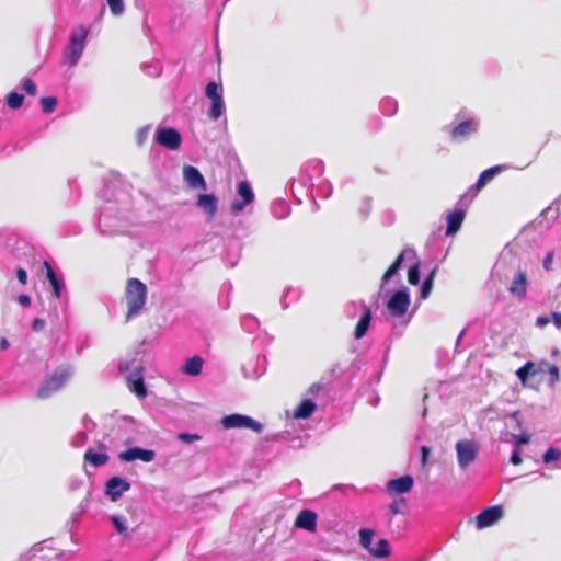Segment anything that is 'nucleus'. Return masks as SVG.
<instances>
[{"label":"nucleus","instance_id":"nucleus-42","mask_svg":"<svg viewBox=\"0 0 561 561\" xmlns=\"http://www.w3.org/2000/svg\"><path fill=\"white\" fill-rule=\"evenodd\" d=\"M178 438L183 443L190 444L199 440L201 436L198 434L180 433Z\"/></svg>","mask_w":561,"mask_h":561},{"label":"nucleus","instance_id":"nucleus-18","mask_svg":"<svg viewBox=\"0 0 561 561\" xmlns=\"http://www.w3.org/2000/svg\"><path fill=\"white\" fill-rule=\"evenodd\" d=\"M100 449L102 450L101 453H96L92 448H89L88 450H85V453L83 455L84 462H88L93 467H102V466L106 465L110 460V457L104 451L105 446L101 445Z\"/></svg>","mask_w":561,"mask_h":561},{"label":"nucleus","instance_id":"nucleus-1","mask_svg":"<svg viewBox=\"0 0 561 561\" xmlns=\"http://www.w3.org/2000/svg\"><path fill=\"white\" fill-rule=\"evenodd\" d=\"M125 298L127 304L126 319L138 316L145 307L147 286L138 278H129L126 283Z\"/></svg>","mask_w":561,"mask_h":561},{"label":"nucleus","instance_id":"nucleus-48","mask_svg":"<svg viewBox=\"0 0 561 561\" xmlns=\"http://www.w3.org/2000/svg\"><path fill=\"white\" fill-rule=\"evenodd\" d=\"M522 461H523V459H522L519 451L518 450L513 451V454L511 456V462L515 466H518L522 463Z\"/></svg>","mask_w":561,"mask_h":561},{"label":"nucleus","instance_id":"nucleus-44","mask_svg":"<svg viewBox=\"0 0 561 561\" xmlns=\"http://www.w3.org/2000/svg\"><path fill=\"white\" fill-rule=\"evenodd\" d=\"M553 262V252L547 253L546 257L543 259L542 265L543 268L549 271L551 268Z\"/></svg>","mask_w":561,"mask_h":561},{"label":"nucleus","instance_id":"nucleus-2","mask_svg":"<svg viewBox=\"0 0 561 561\" xmlns=\"http://www.w3.org/2000/svg\"><path fill=\"white\" fill-rule=\"evenodd\" d=\"M71 376L70 366H58L37 388L36 398L44 400L59 391Z\"/></svg>","mask_w":561,"mask_h":561},{"label":"nucleus","instance_id":"nucleus-29","mask_svg":"<svg viewBox=\"0 0 561 561\" xmlns=\"http://www.w3.org/2000/svg\"><path fill=\"white\" fill-rule=\"evenodd\" d=\"M538 373L533 362H527L525 365L519 367L516 371L518 379L525 383L529 376H534Z\"/></svg>","mask_w":561,"mask_h":561},{"label":"nucleus","instance_id":"nucleus-22","mask_svg":"<svg viewBox=\"0 0 561 561\" xmlns=\"http://www.w3.org/2000/svg\"><path fill=\"white\" fill-rule=\"evenodd\" d=\"M505 169L504 165H495L492 168H489L488 170H484L478 181L474 184V188L477 191L482 190L490 181H492L495 175H497L500 172H502Z\"/></svg>","mask_w":561,"mask_h":561},{"label":"nucleus","instance_id":"nucleus-21","mask_svg":"<svg viewBox=\"0 0 561 561\" xmlns=\"http://www.w3.org/2000/svg\"><path fill=\"white\" fill-rule=\"evenodd\" d=\"M463 219H465V211L461 209L455 210L451 214H449L447 216L446 234L450 236V234L456 233L460 229V227L463 222Z\"/></svg>","mask_w":561,"mask_h":561},{"label":"nucleus","instance_id":"nucleus-19","mask_svg":"<svg viewBox=\"0 0 561 561\" xmlns=\"http://www.w3.org/2000/svg\"><path fill=\"white\" fill-rule=\"evenodd\" d=\"M508 291L517 297H525L527 293V275L525 271L519 270L512 284L508 288Z\"/></svg>","mask_w":561,"mask_h":561},{"label":"nucleus","instance_id":"nucleus-55","mask_svg":"<svg viewBox=\"0 0 561 561\" xmlns=\"http://www.w3.org/2000/svg\"><path fill=\"white\" fill-rule=\"evenodd\" d=\"M79 437H81V438H83V439H87V434L82 432V433H80V434L78 435V437H77V438H79Z\"/></svg>","mask_w":561,"mask_h":561},{"label":"nucleus","instance_id":"nucleus-30","mask_svg":"<svg viewBox=\"0 0 561 561\" xmlns=\"http://www.w3.org/2000/svg\"><path fill=\"white\" fill-rule=\"evenodd\" d=\"M373 537H374V531L371 529L362 528L359 530V543L362 545L363 548L368 550L369 553H370V549L373 548V546H371Z\"/></svg>","mask_w":561,"mask_h":561},{"label":"nucleus","instance_id":"nucleus-40","mask_svg":"<svg viewBox=\"0 0 561 561\" xmlns=\"http://www.w3.org/2000/svg\"><path fill=\"white\" fill-rule=\"evenodd\" d=\"M540 366H546L551 376L550 383L553 385L559 380V368L556 365H550L547 362L540 363Z\"/></svg>","mask_w":561,"mask_h":561},{"label":"nucleus","instance_id":"nucleus-27","mask_svg":"<svg viewBox=\"0 0 561 561\" xmlns=\"http://www.w3.org/2000/svg\"><path fill=\"white\" fill-rule=\"evenodd\" d=\"M370 554L375 558H386L390 554L389 542L386 539H379L375 547L370 549Z\"/></svg>","mask_w":561,"mask_h":561},{"label":"nucleus","instance_id":"nucleus-36","mask_svg":"<svg viewBox=\"0 0 561 561\" xmlns=\"http://www.w3.org/2000/svg\"><path fill=\"white\" fill-rule=\"evenodd\" d=\"M408 282L411 285H417L420 282V264L415 263L409 267Z\"/></svg>","mask_w":561,"mask_h":561},{"label":"nucleus","instance_id":"nucleus-39","mask_svg":"<svg viewBox=\"0 0 561 561\" xmlns=\"http://www.w3.org/2000/svg\"><path fill=\"white\" fill-rule=\"evenodd\" d=\"M111 520H112L116 531L119 535L125 536V537L128 536L127 527L124 525V522L122 520V518L119 516H112Z\"/></svg>","mask_w":561,"mask_h":561},{"label":"nucleus","instance_id":"nucleus-52","mask_svg":"<svg viewBox=\"0 0 561 561\" xmlns=\"http://www.w3.org/2000/svg\"><path fill=\"white\" fill-rule=\"evenodd\" d=\"M8 347H9V342H8V340H7L5 337H2V339L0 340V348H1V350H7Z\"/></svg>","mask_w":561,"mask_h":561},{"label":"nucleus","instance_id":"nucleus-20","mask_svg":"<svg viewBox=\"0 0 561 561\" xmlns=\"http://www.w3.org/2000/svg\"><path fill=\"white\" fill-rule=\"evenodd\" d=\"M196 205L197 207L202 208L210 219L217 211V198L213 194L198 195Z\"/></svg>","mask_w":561,"mask_h":561},{"label":"nucleus","instance_id":"nucleus-35","mask_svg":"<svg viewBox=\"0 0 561 561\" xmlns=\"http://www.w3.org/2000/svg\"><path fill=\"white\" fill-rule=\"evenodd\" d=\"M205 95L211 101L221 99L222 94L218 91V84L216 82H209L205 88Z\"/></svg>","mask_w":561,"mask_h":561},{"label":"nucleus","instance_id":"nucleus-24","mask_svg":"<svg viewBox=\"0 0 561 561\" xmlns=\"http://www.w3.org/2000/svg\"><path fill=\"white\" fill-rule=\"evenodd\" d=\"M316 403L310 399L302 400L294 411L295 419H307L316 411Z\"/></svg>","mask_w":561,"mask_h":561},{"label":"nucleus","instance_id":"nucleus-4","mask_svg":"<svg viewBox=\"0 0 561 561\" xmlns=\"http://www.w3.org/2000/svg\"><path fill=\"white\" fill-rule=\"evenodd\" d=\"M455 449L459 467L466 469L476 460L479 445L472 439H462L456 443Z\"/></svg>","mask_w":561,"mask_h":561},{"label":"nucleus","instance_id":"nucleus-14","mask_svg":"<svg viewBox=\"0 0 561 561\" xmlns=\"http://www.w3.org/2000/svg\"><path fill=\"white\" fill-rule=\"evenodd\" d=\"M127 386L128 389L134 392L139 398H145L147 396V389L144 382L142 369L136 368L131 374L127 377Z\"/></svg>","mask_w":561,"mask_h":561},{"label":"nucleus","instance_id":"nucleus-16","mask_svg":"<svg viewBox=\"0 0 561 561\" xmlns=\"http://www.w3.org/2000/svg\"><path fill=\"white\" fill-rule=\"evenodd\" d=\"M238 194L242 197V202H234L231 205V209L234 213H240L245 205L250 204L254 199V194L250 184L247 181H241L238 184Z\"/></svg>","mask_w":561,"mask_h":561},{"label":"nucleus","instance_id":"nucleus-11","mask_svg":"<svg viewBox=\"0 0 561 561\" xmlns=\"http://www.w3.org/2000/svg\"><path fill=\"white\" fill-rule=\"evenodd\" d=\"M183 180L185 184L192 190L205 191L207 185L203 174L197 168L193 165H185L183 168Z\"/></svg>","mask_w":561,"mask_h":561},{"label":"nucleus","instance_id":"nucleus-26","mask_svg":"<svg viewBox=\"0 0 561 561\" xmlns=\"http://www.w3.org/2000/svg\"><path fill=\"white\" fill-rule=\"evenodd\" d=\"M43 266L45 268L46 277L53 288L54 296L56 298L60 297V283L53 270V267L49 265L47 261H44Z\"/></svg>","mask_w":561,"mask_h":561},{"label":"nucleus","instance_id":"nucleus-41","mask_svg":"<svg viewBox=\"0 0 561 561\" xmlns=\"http://www.w3.org/2000/svg\"><path fill=\"white\" fill-rule=\"evenodd\" d=\"M23 90L30 94V95H36L37 93V88H36V84L35 82L32 80V79H25L23 81V85H22Z\"/></svg>","mask_w":561,"mask_h":561},{"label":"nucleus","instance_id":"nucleus-46","mask_svg":"<svg viewBox=\"0 0 561 561\" xmlns=\"http://www.w3.org/2000/svg\"><path fill=\"white\" fill-rule=\"evenodd\" d=\"M44 325L45 321L43 319L37 318L33 320L32 329L37 332L41 331L44 328Z\"/></svg>","mask_w":561,"mask_h":561},{"label":"nucleus","instance_id":"nucleus-25","mask_svg":"<svg viewBox=\"0 0 561 561\" xmlns=\"http://www.w3.org/2000/svg\"><path fill=\"white\" fill-rule=\"evenodd\" d=\"M203 364L204 360L201 356H193L185 362L182 370L188 376H197L202 371Z\"/></svg>","mask_w":561,"mask_h":561},{"label":"nucleus","instance_id":"nucleus-13","mask_svg":"<svg viewBox=\"0 0 561 561\" xmlns=\"http://www.w3.org/2000/svg\"><path fill=\"white\" fill-rule=\"evenodd\" d=\"M478 126L479 124L474 118L466 119L453 128L450 133L451 139L459 141L463 138H467L478 130Z\"/></svg>","mask_w":561,"mask_h":561},{"label":"nucleus","instance_id":"nucleus-28","mask_svg":"<svg viewBox=\"0 0 561 561\" xmlns=\"http://www.w3.org/2000/svg\"><path fill=\"white\" fill-rule=\"evenodd\" d=\"M404 260V253H400L392 264L387 268L382 275V282L387 283L393 275L398 273Z\"/></svg>","mask_w":561,"mask_h":561},{"label":"nucleus","instance_id":"nucleus-5","mask_svg":"<svg viewBox=\"0 0 561 561\" xmlns=\"http://www.w3.org/2000/svg\"><path fill=\"white\" fill-rule=\"evenodd\" d=\"M221 425L226 430L230 428H250L260 434L263 431V425L254 419L242 414H229L221 419Z\"/></svg>","mask_w":561,"mask_h":561},{"label":"nucleus","instance_id":"nucleus-23","mask_svg":"<svg viewBox=\"0 0 561 561\" xmlns=\"http://www.w3.org/2000/svg\"><path fill=\"white\" fill-rule=\"evenodd\" d=\"M370 320L371 311L368 307H365L364 313L355 327L354 337L356 340L362 339L366 334L369 328Z\"/></svg>","mask_w":561,"mask_h":561},{"label":"nucleus","instance_id":"nucleus-6","mask_svg":"<svg viewBox=\"0 0 561 561\" xmlns=\"http://www.w3.org/2000/svg\"><path fill=\"white\" fill-rule=\"evenodd\" d=\"M156 142L169 150H178L182 144L181 134L172 127H161L156 130Z\"/></svg>","mask_w":561,"mask_h":561},{"label":"nucleus","instance_id":"nucleus-9","mask_svg":"<svg viewBox=\"0 0 561 561\" xmlns=\"http://www.w3.org/2000/svg\"><path fill=\"white\" fill-rule=\"evenodd\" d=\"M414 484L411 476L405 474L396 479H391L386 484V491L390 495H402L409 493Z\"/></svg>","mask_w":561,"mask_h":561},{"label":"nucleus","instance_id":"nucleus-53","mask_svg":"<svg viewBox=\"0 0 561 561\" xmlns=\"http://www.w3.org/2000/svg\"><path fill=\"white\" fill-rule=\"evenodd\" d=\"M147 128L139 131L138 139L139 142L142 141L144 137H146Z\"/></svg>","mask_w":561,"mask_h":561},{"label":"nucleus","instance_id":"nucleus-8","mask_svg":"<svg viewBox=\"0 0 561 561\" xmlns=\"http://www.w3.org/2000/svg\"><path fill=\"white\" fill-rule=\"evenodd\" d=\"M504 515V510L501 505L490 506L483 510L476 517V527L478 529H483L496 524Z\"/></svg>","mask_w":561,"mask_h":561},{"label":"nucleus","instance_id":"nucleus-49","mask_svg":"<svg viewBox=\"0 0 561 561\" xmlns=\"http://www.w3.org/2000/svg\"><path fill=\"white\" fill-rule=\"evenodd\" d=\"M550 322V318L547 316H540L536 319V325L543 328Z\"/></svg>","mask_w":561,"mask_h":561},{"label":"nucleus","instance_id":"nucleus-10","mask_svg":"<svg viewBox=\"0 0 561 561\" xmlns=\"http://www.w3.org/2000/svg\"><path fill=\"white\" fill-rule=\"evenodd\" d=\"M130 483L122 477H112L105 483V494L112 500L116 501L125 492L129 491Z\"/></svg>","mask_w":561,"mask_h":561},{"label":"nucleus","instance_id":"nucleus-50","mask_svg":"<svg viewBox=\"0 0 561 561\" xmlns=\"http://www.w3.org/2000/svg\"><path fill=\"white\" fill-rule=\"evenodd\" d=\"M516 438V443L518 445H525V444H528L529 440H530V435L528 434H525V435H522V436H515Z\"/></svg>","mask_w":561,"mask_h":561},{"label":"nucleus","instance_id":"nucleus-45","mask_svg":"<svg viewBox=\"0 0 561 561\" xmlns=\"http://www.w3.org/2000/svg\"><path fill=\"white\" fill-rule=\"evenodd\" d=\"M431 453V449L427 446L421 447V462L422 466H425L427 463V458Z\"/></svg>","mask_w":561,"mask_h":561},{"label":"nucleus","instance_id":"nucleus-15","mask_svg":"<svg viewBox=\"0 0 561 561\" xmlns=\"http://www.w3.org/2000/svg\"><path fill=\"white\" fill-rule=\"evenodd\" d=\"M408 511V502L404 497H397L388 505V527L394 530V516L405 515Z\"/></svg>","mask_w":561,"mask_h":561},{"label":"nucleus","instance_id":"nucleus-31","mask_svg":"<svg viewBox=\"0 0 561 561\" xmlns=\"http://www.w3.org/2000/svg\"><path fill=\"white\" fill-rule=\"evenodd\" d=\"M224 111H225V104H224L222 98L217 99V100H211V107L208 113V115L211 119L217 121L224 114Z\"/></svg>","mask_w":561,"mask_h":561},{"label":"nucleus","instance_id":"nucleus-7","mask_svg":"<svg viewBox=\"0 0 561 561\" xmlns=\"http://www.w3.org/2000/svg\"><path fill=\"white\" fill-rule=\"evenodd\" d=\"M410 306V296L407 289L397 290L388 300L387 308L391 314L403 317Z\"/></svg>","mask_w":561,"mask_h":561},{"label":"nucleus","instance_id":"nucleus-3","mask_svg":"<svg viewBox=\"0 0 561 561\" xmlns=\"http://www.w3.org/2000/svg\"><path fill=\"white\" fill-rule=\"evenodd\" d=\"M88 31L84 26H78L69 37V45L66 51V61L69 66H75L79 61L84 47Z\"/></svg>","mask_w":561,"mask_h":561},{"label":"nucleus","instance_id":"nucleus-38","mask_svg":"<svg viewBox=\"0 0 561 561\" xmlns=\"http://www.w3.org/2000/svg\"><path fill=\"white\" fill-rule=\"evenodd\" d=\"M106 2L113 15H121L124 12L123 0H106Z\"/></svg>","mask_w":561,"mask_h":561},{"label":"nucleus","instance_id":"nucleus-33","mask_svg":"<svg viewBox=\"0 0 561 561\" xmlns=\"http://www.w3.org/2000/svg\"><path fill=\"white\" fill-rule=\"evenodd\" d=\"M435 273H436V271L432 270L431 273L424 279L422 287H421V298L422 299H426L430 296L432 288H433Z\"/></svg>","mask_w":561,"mask_h":561},{"label":"nucleus","instance_id":"nucleus-43","mask_svg":"<svg viewBox=\"0 0 561 561\" xmlns=\"http://www.w3.org/2000/svg\"><path fill=\"white\" fill-rule=\"evenodd\" d=\"M16 278L22 284L25 285L27 283V273L24 268L19 267L16 270Z\"/></svg>","mask_w":561,"mask_h":561},{"label":"nucleus","instance_id":"nucleus-17","mask_svg":"<svg viewBox=\"0 0 561 561\" xmlns=\"http://www.w3.org/2000/svg\"><path fill=\"white\" fill-rule=\"evenodd\" d=\"M295 526L308 531H314L317 528V514L309 510L301 511L296 517Z\"/></svg>","mask_w":561,"mask_h":561},{"label":"nucleus","instance_id":"nucleus-51","mask_svg":"<svg viewBox=\"0 0 561 561\" xmlns=\"http://www.w3.org/2000/svg\"><path fill=\"white\" fill-rule=\"evenodd\" d=\"M551 317L554 325L561 329V312H552Z\"/></svg>","mask_w":561,"mask_h":561},{"label":"nucleus","instance_id":"nucleus-12","mask_svg":"<svg viewBox=\"0 0 561 561\" xmlns=\"http://www.w3.org/2000/svg\"><path fill=\"white\" fill-rule=\"evenodd\" d=\"M154 451L151 449H142L140 447H133L127 450L119 453L118 458L122 461L130 462L134 460H141L144 462H150L154 459Z\"/></svg>","mask_w":561,"mask_h":561},{"label":"nucleus","instance_id":"nucleus-34","mask_svg":"<svg viewBox=\"0 0 561 561\" xmlns=\"http://www.w3.org/2000/svg\"><path fill=\"white\" fill-rule=\"evenodd\" d=\"M41 105L45 114L53 113L57 105V99L55 96H44L41 99Z\"/></svg>","mask_w":561,"mask_h":561},{"label":"nucleus","instance_id":"nucleus-54","mask_svg":"<svg viewBox=\"0 0 561 561\" xmlns=\"http://www.w3.org/2000/svg\"><path fill=\"white\" fill-rule=\"evenodd\" d=\"M128 369H129V366H128V364H127V363H125V364H121V365H119V370H121V371L125 373V371H127Z\"/></svg>","mask_w":561,"mask_h":561},{"label":"nucleus","instance_id":"nucleus-47","mask_svg":"<svg viewBox=\"0 0 561 561\" xmlns=\"http://www.w3.org/2000/svg\"><path fill=\"white\" fill-rule=\"evenodd\" d=\"M18 302L23 307H27L31 304V298L28 295L22 294L18 297Z\"/></svg>","mask_w":561,"mask_h":561},{"label":"nucleus","instance_id":"nucleus-32","mask_svg":"<svg viewBox=\"0 0 561 561\" xmlns=\"http://www.w3.org/2000/svg\"><path fill=\"white\" fill-rule=\"evenodd\" d=\"M24 101V96L18 92H10L5 96L7 105L12 110H18L22 106Z\"/></svg>","mask_w":561,"mask_h":561},{"label":"nucleus","instance_id":"nucleus-37","mask_svg":"<svg viewBox=\"0 0 561 561\" xmlns=\"http://www.w3.org/2000/svg\"><path fill=\"white\" fill-rule=\"evenodd\" d=\"M560 458H561V450L556 447L548 448L542 457L545 463H549L551 461H558Z\"/></svg>","mask_w":561,"mask_h":561}]
</instances>
